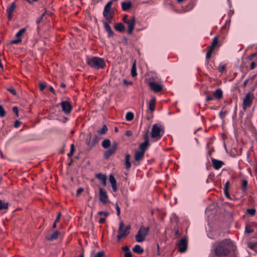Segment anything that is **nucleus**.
Returning a JSON list of instances; mask_svg holds the SVG:
<instances>
[{"label":"nucleus","instance_id":"37","mask_svg":"<svg viewBox=\"0 0 257 257\" xmlns=\"http://www.w3.org/2000/svg\"><path fill=\"white\" fill-rule=\"evenodd\" d=\"M214 51V50L212 49V48H209L207 52L206 55V59L207 60L209 59L211 56L212 52Z\"/></svg>","mask_w":257,"mask_h":257},{"label":"nucleus","instance_id":"12","mask_svg":"<svg viewBox=\"0 0 257 257\" xmlns=\"http://www.w3.org/2000/svg\"><path fill=\"white\" fill-rule=\"evenodd\" d=\"M60 105L62 107V111L66 114L70 113L73 107L71 103L68 101H63L61 102Z\"/></svg>","mask_w":257,"mask_h":257},{"label":"nucleus","instance_id":"28","mask_svg":"<svg viewBox=\"0 0 257 257\" xmlns=\"http://www.w3.org/2000/svg\"><path fill=\"white\" fill-rule=\"evenodd\" d=\"M133 250L134 252L138 254H142L144 252V249L139 245H136L133 248Z\"/></svg>","mask_w":257,"mask_h":257},{"label":"nucleus","instance_id":"39","mask_svg":"<svg viewBox=\"0 0 257 257\" xmlns=\"http://www.w3.org/2000/svg\"><path fill=\"white\" fill-rule=\"evenodd\" d=\"M256 212V210L254 208H249L246 210V212L251 216H253Z\"/></svg>","mask_w":257,"mask_h":257},{"label":"nucleus","instance_id":"4","mask_svg":"<svg viewBox=\"0 0 257 257\" xmlns=\"http://www.w3.org/2000/svg\"><path fill=\"white\" fill-rule=\"evenodd\" d=\"M164 130L161 125L155 124L152 126L151 136L152 139L157 141L161 138L164 134Z\"/></svg>","mask_w":257,"mask_h":257},{"label":"nucleus","instance_id":"34","mask_svg":"<svg viewBox=\"0 0 257 257\" xmlns=\"http://www.w3.org/2000/svg\"><path fill=\"white\" fill-rule=\"evenodd\" d=\"M107 130L108 129L106 125L104 124L100 130L97 131V133L99 135H104L107 133Z\"/></svg>","mask_w":257,"mask_h":257},{"label":"nucleus","instance_id":"30","mask_svg":"<svg viewBox=\"0 0 257 257\" xmlns=\"http://www.w3.org/2000/svg\"><path fill=\"white\" fill-rule=\"evenodd\" d=\"M100 138L98 136L96 135L94 137L91 143V149L94 147L97 144Z\"/></svg>","mask_w":257,"mask_h":257},{"label":"nucleus","instance_id":"19","mask_svg":"<svg viewBox=\"0 0 257 257\" xmlns=\"http://www.w3.org/2000/svg\"><path fill=\"white\" fill-rule=\"evenodd\" d=\"M109 180L110 184H111V186H112L113 191L115 192H116L117 190V183H116V181L114 177L113 176V175H112L111 174H110L109 175Z\"/></svg>","mask_w":257,"mask_h":257},{"label":"nucleus","instance_id":"40","mask_svg":"<svg viewBox=\"0 0 257 257\" xmlns=\"http://www.w3.org/2000/svg\"><path fill=\"white\" fill-rule=\"evenodd\" d=\"M6 114V111L2 105H0V117H3Z\"/></svg>","mask_w":257,"mask_h":257},{"label":"nucleus","instance_id":"47","mask_svg":"<svg viewBox=\"0 0 257 257\" xmlns=\"http://www.w3.org/2000/svg\"><path fill=\"white\" fill-rule=\"evenodd\" d=\"M230 23V19H228L226 20L225 24L223 25V27L225 28H228Z\"/></svg>","mask_w":257,"mask_h":257},{"label":"nucleus","instance_id":"57","mask_svg":"<svg viewBox=\"0 0 257 257\" xmlns=\"http://www.w3.org/2000/svg\"><path fill=\"white\" fill-rule=\"evenodd\" d=\"M214 98V96H212L211 95H208L206 97V101H209L212 100Z\"/></svg>","mask_w":257,"mask_h":257},{"label":"nucleus","instance_id":"2","mask_svg":"<svg viewBox=\"0 0 257 257\" xmlns=\"http://www.w3.org/2000/svg\"><path fill=\"white\" fill-rule=\"evenodd\" d=\"M86 63L90 67L96 69H103L106 66L104 59L98 57H87Z\"/></svg>","mask_w":257,"mask_h":257},{"label":"nucleus","instance_id":"21","mask_svg":"<svg viewBox=\"0 0 257 257\" xmlns=\"http://www.w3.org/2000/svg\"><path fill=\"white\" fill-rule=\"evenodd\" d=\"M121 6L123 11H128L131 9L132 4L130 1L123 2L121 3Z\"/></svg>","mask_w":257,"mask_h":257},{"label":"nucleus","instance_id":"20","mask_svg":"<svg viewBox=\"0 0 257 257\" xmlns=\"http://www.w3.org/2000/svg\"><path fill=\"white\" fill-rule=\"evenodd\" d=\"M60 235V232L58 230H55L50 236H46V239L48 241H52L58 239Z\"/></svg>","mask_w":257,"mask_h":257},{"label":"nucleus","instance_id":"59","mask_svg":"<svg viewBox=\"0 0 257 257\" xmlns=\"http://www.w3.org/2000/svg\"><path fill=\"white\" fill-rule=\"evenodd\" d=\"M124 257H133V255L131 251L125 252L124 254Z\"/></svg>","mask_w":257,"mask_h":257},{"label":"nucleus","instance_id":"41","mask_svg":"<svg viewBox=\"0 0 257 257\" xmlns=\"http://www.w3.org/2000/svg\"><path fill=\"white\" fill-rule=\"evenodd\" d=\"M53 15L52 12L49 11H47L46 10H45L44 12L42 14L41 16L44 17V16H52Z\"/></svg>","mask_w":257,"mask_h":257},{"label":"nucleus","instance_id":"60","mask_svg":"<svg viewBox=\"0 0 257 257\" xmlns=\"http://www.w3.org/2000/svg\"><path fill=\"white\" fill-rule=\"evenodd\" d=\"M21 123H22L21 122H20L19 120H16V121H15V122L14 123V126L15 127H16V128L18 127Z\"/></svg>","mask_w":257,"mask_h":257},{"label":"nucleus","instance_id":"5","mask_svg":"<svg viewBox=\"0 0 257 257\" xmlns=\"http://www.w3.org/2000/svg\"><path fill=\"white\" fill-rule=\"evenodd\" d=\"M150 230V226H141L137 234L135 236L136 240L137 242H143L145 240L146 236Z\"/></svg>","mask_w":257,"mask_h":257},{"label":"nucleus","instance_id":"62","mask_svg":"<svg viewBox=\"0 0 257 257\" xmlns=\"http://www.w3.org/2000/svg\"><path fill=\"white\" fill-rule=\"evenodd\" d=\"M122 250L125 252H128L130 250H129V248L128 247V246H125L124 247H122Z\"/></svg>","mask_w":257,"mask_h":257},{"label":"nucleus","instance_id":"15","mask_svg":"<svg viewBox=\"0 0 257 257\" xmlns=\"http://www.w3.org/2000/svg\"><path fill=\"white\" fill-rule=\"evenodd\" d=\"M211 161L212 163L213 168L216 170L220 169L224 165L223 162L216 160L212 157H211Z\"/></svg>","mask_w":257,"mask_h":257},{"label":"nucleus","instance_id":"36","mask_svg":"<svg viewBox=\"0 0 257 257\" xmlns=\"http://www.w3.org/2000/svg\"><path fill=\"white\" fill-rule=\"evenodd\" d=\"M26 28H23L20 30L16 34V37L18 38H21V36L25 33Z\"/></svg>","mask_w":257,"mask_h":257},{"label":"nucleus","instance_id":"44","mask_svg":"<svg viewBox=\"0 0 257 257\" xmlns=\"http://www.w3.org/2000/svg\"><path fill=\"white\" fill-rule=\"evenodd\" d=\"M174 234L176 237H179L181 236L178 228H174Z\"/></svg>","mask_w":257,"mask_h":257},{"label":"nucleus","instance_id":"35","mask_svg":"<svg viewBox=\"0 0 257 257\" xmlns=\"http://www.w3.org/2000/svg\"><path fill=\"white\" fill-rule=\"evenodd\" d=\"M134 115L133 112H128L125 116V118L128 121H131L134 119Z\"/></svg>","mask_w":257,"mask_h":257},{"label":"nucleus","instance_id":"32","mask_svg":"<svg viewBox=\"0 0 257 257\" xmlns=\"http://www.w3.org/2000/svg\"><path fill=\"white\" fill-rule=\"evenodd\" d=\"M110 141L109 139H104L102 142V146L104 149H108L110 146Z\"/></svg>","mask_w":257,"mask_h":257},{"label":"nucleus","instance_id":"22","mask_svg":"<svg viewBox=\"0 0 257 257\" xmlns=\"http://www.w3.org/2000/svg\"><path fill=\"white\" fill-rule=\"evenodd\" d=\"M214 98L220 100L222 98L223 91L221 88H217L213 93Z\"/></svg>","mask_w":257,"mask_h":257},{"label":"nucleus","instance_id":"9","mask_svg":"<svg viewBox=\"0 0 257 257\" xmlns=\"http://www.w3.org/2000/svg\"><path fill=\"white\" fill-rule=\"evenodd\" d=\"M178 247V251L181 253L186 251L188 246V241L186 237H182L176 243Z\"/></svg>","mask_w":257,"mask_h":257},{"label":"nucleus","instance_id":"31","mask_svg":"<svg viewBox=\"0 0 257 257\" xmlns=\"http://www.w3.org/2000/svg\"><path fill=\"white\" fill-rule=\"evenodd\" d=\"M131 74L132 77H136L137 75V67H136V61H135L133 64Z\"/></svg>","mask_w":257,"mask_h":257},{"label":"nucleus","instance_id":"64","mask_svg":"<svg viewBox=\"0 0 257 257\" xmlns=\"http://www.w3.org/2000/svg\"><path fill=\"white\" fill-rule=\"evenodd\" d=\"M256 66V64L254 62H252L250 64V69L253 70L255 68Z\"/></svg>","mask_w":257,"mask_h":257},{"label":"nucleus","instance_id":"58","mask_svg":"<svg viewBox=\"0 0 257 257\" xmlns=\"http://www.w3.org/2000/svg\"><path fill=\"white\" fill-rule=\"evenodd\" d=\"M61 216V212H59L58 215H57V218L55 219V223H57V222H59Z\"/></svg>","mask_w":257,"mask_h":257},{"label":"nucleus","instance_id":"61","mask_svg":"<svg viewBox=\"0 0 257 257\" xmlns=\"http://www.w3.org/2000/svg\"><path fill=\"white\" fill-rule=\"evenodd\" d=\"M133 135V133L131 131H127L125 133V135L127 137H131Z\"/></svg>","mask_w":257,"mask_h":257},{"label":"nucleus","instance_id":"63","mask_svg":"<svg viewBox=\"0 0 257 257\" xmlns=\"http://www.w3.org/2000/svg\"><path fill=\"white\" fill-rule=\"evenodd\" d=\"M219 116L221 118H223L225 115V112L224 111H221L220 112H219Z\"/></svg>","mask_w":257,"mask_h":257},{"label":"nucleus","instance_id":"45","mask_svg":"<svg viewBox=\"0 0 257 257\" xmlns=\"http://www.w3.org/2000/svg\"><path fill=\"white\" fill-rule=\"evenodd\" d=\"M225 69V65L220 64L219 66V72L222 73Z\"/></svg>","mask_w":257,"mask_h":257},{"label":"nucleus","instance_id":"50","mask_svg":"<svg viewBox=\"0 0 257 257\" xmlns=\"http://www.w3.org/2000/svg\"><path fill=\"white\" fill-rule=\"evenodd\" d=\"M46 87V86L43 83L41 82L39 83V88L41 91H43L45 89Z\"/></svg>","mask_w":257,"mask_h":257},{"label":"nucleus","instance_id":"6","mask_svg":"<svg viewBox=\"0 0 257 257\" xmlns=\"http://www.w3.org/2000/svg\"><path fill=\"white\" fill-rule=\"evenodd\" d=\"M123 22L127 25V34L132 35L136 24L135 17H123Z\"/></svg>","mask_w":257,"mask_h":257},{"label":"nucleus","instance_id":"14","mask_svg":"<svg viewBox=\"0 0 257 257\" xmlns=\"http://www.w3.org/2000/svg\"><path fill=\"white\" fill-rule=\"evenodd\" d=\"M149 86L150 89L156 93H158L163 89L162 86L155 82H150Z\"/></svg>","mask_w":257,"mask_h":257},{"label":"nucleus","instance_id":"7","mask_svg":"<svg viewBox=\"0 0 257 257\" xmlns=\"http://www.w3.org/2000/svg\"><path fill=\"white\" fill-rule=\"evenodd\" d=\"M254 98V94L252 93H247L243 99L242 109L245 111L247 108L250 107L252 104Z\"/></svg>","mask_w":257,"mask_h":257},{"label":"nucleus","instance_id":"38","mask_svg":"<svg viewBox=\"0 0 257 257\" xmlns=\"http://www.w3.org/2000/svg\"><path fill=\"white\" fill-rule=\"evenodd\" d=\"M75 152V146H74V145L73 144H72L71 145V150H70V152L68 154V156L69 157H71V156H73L74 153Z\"/></svg>","mask_w":257,"mask_h":257},{"label":"nucleus","instance_id":"17","mask_svg":"<svg viewBox=\"0 0 257 257\" xmlns=\"http://www.w3.org/2000/svg\"><path fill=\"white\" fill-rule=\"evenodd\" d=\"M112 2H108L104 7L103 11V16H109L111 15V8Z\"/></svg>","mask_w":257,"mask_h":257},{"label":"nucleus","instance_id":"46","mask_svg":"<svg viewBox=\"0 0 257 257\" xmlns=\"http://www.w3.org/2000/svg\"><path fill=\"white\" fill-rule=\"evenodd\" d=\"M22 42V39L21 38H18L16 40H14L11 41V44H18Z\"/></svg>","mask_w":257,"mask_h":257},{"label":"nucleus","instance_id":"33","mask_svg":"<svg viewBox=\"0 0 257 257\" xmlns=\"http://www.w3.org/2000/svg\"><path fill=\"white\" fill-rule=\"evenodd\" d=\"M9 202H4L0 200V210L3 209H8L9 207Z\"/></svg>","mask_w":257,"mask_h":257},{"label":"nucleus","instance_id":"51","mask_svg":"<svg viewBox=\"0 0 257 257\" xmlns=\"http://www.w3.org/2000/svg\"><path fill=\"white\" fill-rule=\"evenodd\" d=\"M249 156H250V153L248 151L247 153V162L250 164V165H252L253 162L250 159Z\"/></svg>","mask_w":257,"mask_h":257},{"label":"nucleus","instance_id":"18","mask_svg":"<svg viewBox=\"0 0 257 257\" xmlns=\"http://www.w3.org/2000/svg\"><path fill=\"white\" fill-rule=\"evenodd\" d=\"M145 153L138 150L135 152L134 160L136 162H139L144 157Z\"/></svg>","mask_w":257,"mask_h":257},{"label":"nucleus","instance_id":"25","mask_svg":"<svg viewBox=\"0 0 257 257\" xmlns=\"http://www.w3.org/2000/svg\"><path fill=\"white\" fill-rule=\"evenodd\" d=\"M156 100L155 97H153L149 102V109L153 112L156 107Z\"/></svg>","mask_w":257,"mask_h":257},{"label":"nucleus","instance_id":"42","mask_svg":"<svg viewBox=\"0 0 257 257\" xmlns=\"http://www.w3.org/2000/svg\"><path fill=\"white\" fill-rule=\"evenodd\" d=\"M7 90L14 96H16L17 94L16 90L13 87L7 88Z\"/></svg>","mask_w":257,"mask_h":257},{"label":"nucleus","instance_id":"24","mask_svg":"<svg viewBox=\"0 0 257 257\" xmlns=\"http://www.w3.org/2000/svg\"><path fill=\"white\" fill-rule=\"evenodd\" d=\"M131 155L128 154H127L125 156V162L124 165L126 170H129L131 167V163L130 162Z\"/></svg>","mask_w":257,"mask_h":257},{"label":"nucleus","instance_id":"1","mask_svg":"<svg viewBox=\"0 0 257 257\" xmlns=\"http://www.w3.org/2000/svg\"><path fill=\"white\" fill-rule=\"evenodd\" d=\"M236 246L230 239H224L213 244L212 252L209 257H238Z\"/></svg>","mask_w":257,"mask_h":257},{"label":"nucleus","instance_id":"10","mask_svg":"<svg viewBox=\"0 0 257 257\" xmlns=\"http://www.w3.org/2000/svg\"><path fill=\"white\" fill-rule=\"evenodd\" d=\"M113 17H106V21L103 22L104 26L106 31L108 33V37H113L114 34L113 31L111 30L109 23L111 22Z\"/></svg>","mask_w":257,"mask_h":257},{"label":"nucleus","instance_id":"54","mask_svg":"<svg viewBox=\"0 0 257 257\" xmlns=\"http://www.w3.org/2000/svg\"><path fill=\"white\" fill-rule=\"evenodd\" d=\"M230 186V181L229 180L227 181L225 184L224 190H228L229 187Z\"/></svg>","mask_w":257,"mask_h":257},{"label":"nucleus","instance_id":"53","mask_svg":"<svg viewBox=\"0 0 257 257\" xmlns=\"http://www.w3.org/2000/svg\"><path fill=\"white\" fill-rule=\"evenodd\" d=\"M98 214L99 215H103L105 217H107L109 214L107 211H99Z\"/></svg>","mask_w":257,"mask_h":257},{"label":"nucleus","instance_id":"27","mask_svg":"<svg viewBox=\"0 0 257 257\" xmlns=\"http://www.w3.org/2000/svg\"><path fill=\"white\" fill-rule=\"evenodd\" d=\"M16 8V5L15 2L13 3L7 9V12L8 13V16H11V15L13 14L14 11Z\"/></svg>","mask_w":257,"mask_h":257},{"label":"nucleus","instance_id":"11","mask_svg":"<svg viewBox=\"0 0 257 257\" xmlns=\"http://www.w3.org/2000/svg\"><path fill=\"white\" fill-rule=\"evenodd\" d=\"M99 198L103 204H106L109 202L106 191L101 187L99 189Z\"/></svg>","mask_w":257,"mask_h":257},{"label":"nucleus","instance_id":"29","mask_svg":"<svg viewBox=\"0 0 257 257\" xmlns=\"http://www.w3.org/2000/svg\"><path fill=\"white\" fill-rule=\"evenodd\" d=\"M218 43V38L217 36L213 38L212 41L211 45L209 47V48H212L214 50L215 47L217 45Z\"/></svg>","mask_w":257,"mask_h":257},{"label":"nucleus","instance_id":"55","mask_svg":"<svg viewBox=\"0 0 257 257\" xmlns=\"http://www.w3.org/2000/svg\"><path fill=\"white\" fill-rule=\"evenodd\" d=\"M84 191V189L82 188H79L76 192V196H78L82 192Z\"/></svg>","mask_w":257,"mask_h":257},{"label":"nucleus","instance_id":"16","mask_svg":"<svg viewBox=\"0 0 257 257\" xmlns=\"http://www.w3.org/2000/svg\"><path fill=\"white\" fill-rule=\"evenodd\" d=\"M95 177L98 179L104 187L106 186L107 176L101 173L96 174Z\"/></svg>","mask_w":257,"mask_h":257},{"label":"nucleus","instance_id":"26","mask_svg":"<svg viewBox=\"0 0 257 257\" xmlns=\"http://www.w3.org/2000/svg\"><path fill=\"white\" fill-rule=\"evenodd\" d=\"M248 187V181L246 179L241 181V190L242 193H244L246 192Z\"/></svg>","mask_w":257,"mask_h":257},{"label":"nucleus","instance_id":"8","mask_svg":"<svg viewBox=\"0 0 257 257\" xmlns=\"http://www.w3.org/2000/svg\"><path fill=\"white\" fill-rule=\"evenodd\" d=\"M118 146V143L116 141L113 142L111 147L104 151L103 154L104 158L105 159H108L111 155L115 153Z\"/></svg>","mask_w":257,"mask_h":257},{"label":"nucleus","instance_id":"52","mask_svg":"<svg viewBox=\"0 0 257 257\" xmlns=\"http://www.w3.org/2000/svg\"><path fill=\"white\" fill-rule=\"evenodd\" d=\"M224 194L225 196L229 199H232L230 196L228 190H224Z\"/></svg>","mask_w":257,"mask_h":257},{"label":"nucleus","instance_id":"43","mask_svg":"<svg viewBox=\"0 0 257 257\" xmlns=\"http://www.w3.org/2000/svg\"><path fill=\"white\" fill-rule=\"evenodd\" d=\"M105 255L104 252L103 251H99L97 252L94 256V257H104Z\"/></svg>","mask_w":257,"mask_h":257},{"label":"nucleus","instance_id":"56","mask_svg":"<svg viewBox=\"0 0 257 257\" xmlns=\"http://www.w3.org/2000/svg\"><path fill=\"white\" fill-rule=\"evenodd\" d=\"M115 205H116V211H117V215L118 216H119L120 214V208H119L117 203H116Z\"/></svg>","mask_w":257,"mask_h":257},{"label":"nucleus","instance_id":"49","mask_svg":"<svg viewBox=\"0 0 257 257\" xmlns=\"http://www.w3.org/2000/svg\"><path fill=\"white\" fill-rule=\"evenodd\" d=\"M91 138V134H90L89 139H86V144H87V146L88 147H89L90 149H91V142H90Z\"/></svg>","mask_w":257,"mask_h":257},{"label":"nucleus","instance_id":"23","mask_svg":"<svg viewBox=\"0 0 257 257\" xmlns=\"http://www.w3.org/2000/svg\"><path fill=\"white\" fill-rule=\"evenodd\" d=\"M114 28L116 31L120 33L123 32L125 31V27L121 23H115Z\"/></svg>","mask_w":257,"mask_h":257},{"label":"nucleus","instance_id":"3","mask_svg":"<svg viewBox=\"0 0 257 257\" xmlns=\"http://www.w3.org/2000/svg\"><path fill=\"white\" fill-rule=\"evenodd\" d=\"M131 228V225H127L124 228V224L123 222L121 221L119 223V228L118 229V235H117V241L120 242L121 239L124 238L130 234V229Z\"/></svg>","mask_w":257,"mask_h":257},{"label":"nucleus","instance_id":"13","mask_svg":"<svg viewBox=\"0 0 257 257\" xmlns=\"http://www.w3.org/2000/svg\"><path fill=\"white\" fill-rule=\"evenodd\" d=\"M145 141L141 143L139 146V151L145 153L146 151L147 150L148 147L150 146L149 137L148 133L144 136Z\"/></svg>","mask_w":257,"mask_h":257},{"label":"nucleus","instance_id":"48","mask_svg":"<svg viewBox=\"0 0 257 257\" xmlns=\"http://www.w3.org/2000/svg\"><path fill=\"white\" fill-rule=\"evenodd\" d=\"M13 112L16 114L17 116H19V109L17 106H14L13 108Z\"/></svg>","mask_w":257,"mask_h":257}]
</instances>
